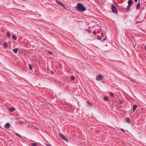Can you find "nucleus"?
<instances>
[{
	"label": "nucleus",
	"instance_id": "c756f323",
	"mask_svg": "<svg viewBox=\"0 0 146 146\" xmlns=\"http://www.w3.org/2000/svg\"><path fill=\"white\" fill-rule=\"evenodd\" d=\"M93 33H94V34H95L96 33V32L95 31H93Z\"/></svg>",
	"mask_w": 146,
	"mask_h": 146
},
{
	"label": "nucleus",
	"instance_id": "6e6552de",
	"mask_svg": "<svg viewBox=\"0 0 146 146\" xmlns=\"http://www.w3.org/2000/svg\"><path fill=\"white\" fill-rule=\"evenodd\" d=\"M131 6L130 5H128L126 9L125 10L127 12H129V9H130V7Z\"/></svg>",
	"mask_w": 146,
	"mask_h": 146
},
{
	"label": "nucleus",
	"instance_id": "9d476101",
	"mask_svg": "<svg viewBox=\"0 0 146 146\" xmlns=\"http://www.w3.org/2000/svg\"><path fill=\"white\" fill-rule=\"evenodd\" d=\"M137 106L136 105H134L133 106V112H134L135 110L137 109Z\"/></svg>",
	"mask_w": 146,
	"mask_h": 146
},
{
	"label": "nucleus",
	"instance_id": "393cba45",
	"mask_svg": "<svg viewBox=\"0 0 146 146\" xmlns=\"http://www.w3.org/2000/svg\"><path fill=\"white\" fill-rule=\"evenodd\" d=\"M141 22H142V21H137L136 23V24H137V23H141Z\"/></svg>",
	"mask_w": 146,
	"mask_h": 146
},
{
	"label": "nucleus",
	"instance_id": "f257e3e1",
	"mask_svg": "<svg viewBox=\"0 0 146 146\" xmlns=\"http://www.w3.org/2000/svg\"><path fill=\"white\" fill-rule=\"evenodd\" d=\"M75 9L80 12H83L86 9V7H84L83 4L78 3L77 5L75 7Z\"/></svg>",
	"mask_w": 146,
	"mask_h": 146
},
{
	"label": "nucleus",
	"instance_id": "dca6fc26",
	"mask_svg": "<svg viewBox=\"0 0 146 146\" xmlns=\"http://www.w3.org/2000/svg\"><path fill=\"white\" fill-rule=\"evenodd\" d=\"M15 135L18 136L20 138H22V137H21V136L19 134H18V133H16L15 134Z\"/></svg>",
	"mask_w": 146,
	"mask_h": 146
},
{
	"label": "nucleus",
	"instance_id": "2f4dec72",
	"mask_svg": "<svg viewBox=\"0 0 146 146\" xmlns=\"http://www.w3.org/2000/svg\"><path fill=\"white\" fill-rule=\"evenodd\" d=\"M87 102L89 104V105H90L91 106H92V105L90 103L88 102Z\"/></svg>",
	"mask_w": 146,
	"mask_h": 146
},
{
	"label": "nucleus",
	"instance_id": "cd10ccee",
	"mask_svg": "<svg viewBox=\"0 0 146 146\" xmlns=\"http://www.w3.org/2000/svg\"><path fill=\"white\" fill-rule=\"evenodd\" d=\"M46 146H51V145L49 144H46Z\"/></svg>",
	"mask_w": 146,
	"mask_h": 146
},
{
	"label": "nucleus",
	"instance_id": "a878e982",
	"mask_svg": "<svg viewBox=\"0 0 146 146\" xmlns=\"http://www.w3.org/2000/svg\"><path fill=\"white\" fill-rule=\"evenodd\" d=\"M97 38L99 40H100L101 39V38L99 36L97 37Z\"/></svg>",
	"mask_w": 146,
	"mask_h": 146
},
{
	"label": "nucleus",
	"instance_id": "412c9836",
	"mask_svg": "<svg viewBox=\"0 0 146 146\" xmlns=\"http://www.w3.org/2000/svg\"><path fill=\"white\" fill-rule=\"evenodd\" d=\"M71 78L73 80H75V78L74 76H71Z\"/></svg>",
	"mask_w": 146,
	"mask_h": 146
},
{
	"label": "nucleus",
	"instance_id": "bb28decb",
	"mask_svg": "<svg viewBox=\"0 0 146 146\" xmlns=\"http://www.w3.org/2000/svg\"><path fill=\"white\" fill-rule=\"evenodd\" d=\"M119 103L120 104H122L123 103V102L121 100L119 101Z\"/></svg>",
	"mask_w": 146,
	"mask_h": 146
},
{
	"label": "nucleus",
	"instance_id": "e433bc0d",
	"mask_svg": "<svg viewBox=\"0 0 146 146\" xmlns=\"http://www.w3.org/2000/svg\"><path fill=\"white\" fill-rule=\"evenodd\" d=\"M145 50H146V46L145 47Z\"/></svg>",
	"mask_w": 146,
	"mask_h": 146
},
{
	"label": "nucleus",
	"instance_id": "c85d7f7f",
	"mask_svg": "<svg viewBox=\"0 0 146 146\" xmlns=\"http://www.w3.org/2000/svg\"><path fill=\"white\" fill-rule=\"evenodd\" d=\"M131 38H132L133 39V40H134V39L135 38L133 36H131Z\"/></svg>",
	"mask_w": 146,
	"mask_h": 146
},
{
	"label": "nucleus",
	"instance_id": "7c9ffc66",
	"mask_svg": "<svg viewBox=\"0 0 146 146\" xmlns=\"http://www.w3.org/2000/svg\"><path fill=\"white\" fill-rule=\"evenodd\" d=\"M88 32H89V33H91V31H90V30H88Z\"/></svg>",
	"mask_w": 146,
	"mask_h": 146
},
{
	"label": "nucleus",
	"instance_id": "1a4fd4ad",
	"mask_svg": "<svg viewBox=\"0 0 146 146\" xmlns=\"http://www.w3.org/2000/svg\"><path fill=\"white\" fill-rule=\"evenodd\" d=\"M140 2L138 3L136 7V9H140Z\"/></svg>",
	"mask_w": 146,
	"mask_h": 146
},
{
	"label": "nucleus",
	"instance_id": "4be33fe9",
	"mask_svg": "<svg viewBox=\"0 0 146 146\" xmlns=\"http://www.w3.org/2000/svg\"><path fill=\"white\" fill-rule=\"evenodd\" d=\"M110 95L111 96V97H113V93L112 92H111L110 93Z\"/></svg>",
	"mask_w": 146,
	"mask_h": 146
},
{
	"label": "nucleus",
	"instance_id": "5701e85b",
	"mask_svg": "<svg viewBox=\"0 0 146 146\" xmlns=\"http://www.w3.org/2000/svg\"><path fill=\"white\" fill-rule=\"evenodd\" d=\"M121 131L123 132V133H125V131L123 129H120Z\"/></svg>",
	"mask_w": 146,
	"mask_h": 146
},
{
	"label": "nucleus",
	"instance_id": "473e14b6",
	"mask_svg": "<svg viewBox=\"0 0 146 146\" xmlns=\"http://www.w3.org/2000/svg\"><path fill=\"white\" fill-rule=\"evenodd\" d=\"M106 37L103 40V41H104L106 39Z\"/></svg>",
	"mask_w": 146,
	"mask_h": 146
},
{
	"label": "nucleus",
	"instance_id": "ddd939ff",
	"mask_svg": "<svg viewBox=\"0 0 146 146\" xmlns=\"http://www.w3.org/2000/svg\"><path fill=\"white\" fill-rule=\"evenodd\" d=\"M9 110L11 111H13L15 110V109L14 108L12 107L10 108Z\"/></svg>",
	"mask_w": 146,
	"mask_h": 146
},
{
	"label": "nucleus",
	"instance_id": "c9c22d12",
	"mask_svg": "<svg viewBox=\"0 0 146 146\" xmlns=\"http://www.w3.org/2000/svg\"><path fill=\"white\" fill-rule=\"evenodd\" d=\"M51 72L52 74H54V72L53 71H51Z\"/></svg>",
	"mask_w": 146,
	"mask_h": 146
},
{
	"label": "nucleus",
	"instance_id": "6ab92c4d",
	"mask_svg": "<svg viewBox=\"0 0 146 146\" xmlns=\"http://www.w3.org/2000/svg\"><path fill=\"white\" fill-rule=\"evenodd\" d=\"M29 67L30 70H32V67L31 64H29Z\"/></svg>",
	"mask_w": 146,
	"mask_h": 146
},
{
	"label": "nucleus",
	"instance_id": "0eeeda50",
	"mask_svg": "<svg viewBox=\"0 0 146 146\" xmlns=\"http://www.w3.org/2000/svg\"><path fill=\"white\" fill-rule=\"evenodd\" d=\"M134 2L132 0H129L128 2V4L129 5L132 6Z\"/></svg>",
	"mask_w": 146,
	"mask_h": 146
},
{
	"label": "nucleus",
	"instance_id": "f03ea898",
	"mask_svg": "<svg viewBox=\"0 0 146 146\" xmlns=\"http://www.w3.org/2000/svg\"><path fill=\"white\" fill-rule=\"evenodd\" d=\"M59 136L61 137L65 141H67L68 140L67 138L61 133H60L59 134Z\"/></svg>",
	"mask_w": 146,
	"mask_h": 146
},
{
	"label": "nucleus",
	"instance_id": "f704fd0d",
	"mask_svg": "<svg viewBox=\"0 0 146 146\" xmlns=\"http://www.w3.org/2000/svg\"><path fill=\"white\" fill-rule=\"evenodd\" d=\"M134 1L135 2H137V0H134Z\"/></svg>",
	"mask_w": 146,
	"mask_h": 146
},
{
	"label": "nucleus",
	"instance_id": "7ed1b4c3",
	"mask_svg": "<svg viewBox=\"0 0 146 146\" xmlns=\"http://www.w3.org/2000/svg\"><path fill=\"white\" fill-rule=\"evenodd\" d=\"M56 3L58 5H60V6H61L62 7H63L65 9H66V7L64 5V4H63L62 3H61V2L58 1L57 0H56Z\"/></svg>",
	"mask_w": 146,
	"mask_h": 146
},
{
	"label": "nucleus",
	"instance_id": "f3484780",
	"mask_svg": "<svg viewBox=\"0 0 146 146\" xmlns=\"http://www.w3.org/2000/svg\"><path fill=\"white\" fill-rule=\"evenodd\" d=\"M12 38L15 40H16L17 39V37L13 35Z\"/></svg>",
	"mask_w": 146,
	"mask_h": 146
},
{
	"label": "nucleus",
	"instance_id": "f8f14e48",
	"mask_svg": "<svg viewBox=\"0 0 146 146\" xmlns=\"http://www.w3.org/2000/svg\"><path fill=\"white\" fill-rule=\"evenodd\" d=\"M18 49H19V48H15L13 50V51L14 53H17V52L18 51Z\"/></svg>",
	"mask_w": 146,
	"mask_h": 146
},
{
	"label": "nucleus",
	"instance_id": "39448f33",
	"mask_svg": "<svg viewBox=\"0 0 146 146\" xmlns=\"http://www.w3.org/2000/svg\"><path fill=\"white\" fill-rule=\"evenodd\" d=\"M111 9L113 12L114 13H116L117 11V10L116 7L113 5H111Z\"/></svg>",
	"mask_w": 146,
	"mask_h": 146
},
{
	"label": "nucleus",
	"instance_id": "b1692460",
	"mask_svg": "<svg viewBox=\"0 0 146 146\" xmlns=\"http://www.w3.org/2000/svg\"><path fill=\"white\" fill-rule=\"evenodd\" d=\"M48 53L50 54H52L53 53V52L52 51H48Z\"/></svg>",
	"mask_w": 146,
	"mask_h": 146
},
{
	"label": "nucleus",
	"instance_id": "9b49d317",
	"mask_svg": "<svg viewBox=\"0 0 146 146\" xmlns=\"http://www.w3.org/2000/svg\"><path fill=\"white\" fill-rule=\"evenodd\" d=\"M130 119L129 117H127L126 119V122L128 123H130Z\"/></svg>",
	"mask_w": 146,
	"mask_h": 146
},
{
	"label": "nucleus",
	"instance_id": "a211bd4d",
	"mask_svg": "<svg viewBox=\"0 0 146 146\" xmlns=\"http://www.w3.org/2000/svg\"><path fill=\"white\" fill-rule=\"evenodd\" d=\"M108 100V98L107 96H105L104 98V101H107Z\"/></svg>",
	"mask_w": 146,
	"mask_h": 146
},
{
	"label": "nucleus",
	"instance_id": "20e7f679",
	"mask_svg": "<svg viewBox=\"0 0 146 146\" xmlns=\"http://www.w3.org/2000/svg\"><path fill=\"white\" fill-rule=\"evenodd\" d=\"M103 78V76L100 74L96 76V79L97 80L100 81Z\"/></svg>",
	"mask_w": 146,
	"mask_h": 146
},
{
	"label": "nucleus",
	"instance_id": "72a5a7b5",
	"mask_svg": "<svg viewBox=\"0 0 146 146\" xmlns=\"http://www.w3.org/2000/svg\"><path fill=\"white\" fill-rule=\"evenodd\" d=\"M101 35H102V36H103V35H104V34H103V33H102L101 34Z\"/></svg>",
	"mask_w": 146,
	"mask_h": 146
},
{
	"label": "nucleus",
	"instance_id": "2eb2a0df",
	"mask_svg": "<svg viewBox=\"0 0 146 146\" xmlns=\"http://www.w3.org/2000/svg\"><path fill=\"white\" fill-rule=\"evenodd\" d=\"M3 46H4V47L5 48H7V44L6 43V42H5L4 44V45H3Z\"/></svg>",
	"mask_w": 146,
	"mask_h": 146
},
{
	"label": "nucleus",
	"instance_id": "4468645a",
	"mask_svg": "<svg viewBox=\"0 0 146 146\" xmlns=\"http://www.w3.org/2000/svg\"><path fill=\"white\" fill-rule=\"evenodd\" d=\"M31 144L32 146H37L38 145V144L36 143H32Z\"/></svg>",
	"mask_w": 146,
	"mask_h": 146
},
{
	"label": "nucleus",
	"instance_id": "aec40b11",
	"mask_svg": "<svg viewBox=\"0 0 146 146\" xmlns=\"http://www.w3.org/2000/svg\"><path fill=\"white\" fill-rule=\"evenodd\" d=\"M7 37L9 38L10 37V33L9 32H8L7 33Z\"/></svg>",
	"mask_w": 146,
	"mask_h": 146
},
{
	"label": "nucleus",
	"instance_id": "423d86ee",
	"mask_svg": "<svg viewBox=\"0 0 146 146\" xmlns=\"http://www.w3.org/2000/svg\"><path fill=\"white\" fill-rule=\"evenodd\" d=\"M10 127V125L9 123H6L4 125V127L6 129H8Z\"/></svg>",
	"mask_w": 146,
	"mask_h": 146
},
{
	"label": "nucleus",
	"instance_id": "4c0bfd02",
	"mask_svg": "<svg viewBox=\"0 0 146 146\" xmlns=\"http://www.w3.org/2000/svg\"><path fill=\"white\" fill-rule=\"evenodd\" d=\"M143 8H143V7H142V8H141V9H143Z\"/></svg>",
	"mask_w": 146,
	"mask_h": 146
}]
</instances>
